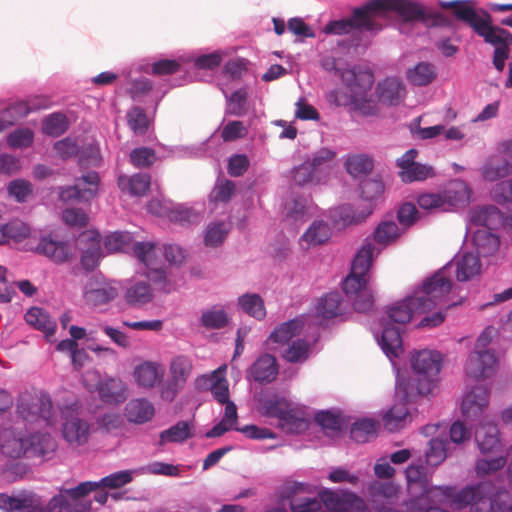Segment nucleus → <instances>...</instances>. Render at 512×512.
Instances as JSON below:
<instances>
[{"label":"nucleus","mask_w":512,"mask_h":512,"mask_svg":"<svg viewBox=\"0 0 512 512\" xmlns=\"http://www.w3.org/2000/svg\"><path fill=\"white\" fill-rule=\"evenodd\" d=\"M442 194L445 204L448 206L463 205L469 199L468 188L463 182L450 184Z\"/></svg>","instance_id":"nucleus-53"},{"label":"nucleus","mask_w":512,"mask_h":512,"mask_svg":"<svg viewBox=\"0 0 512 512\" xmlns=\"http://www.w3.org/2000/svg\"><path fill=\"white\" fill-rule=\"evenodd\" d=\"M36 251L55 263H64L71 256L67 243L54 240L50 235L41 237Z\"/></svg>","instance_id":"nucleus-24"},{"label":"nucleus","mask_w":512,"mask_h":512,"mask_svg":"<svg viewBox=\"0 0 512 512\" xmlns=\"http://www.w3.org/2000/svg\"><path fill=\"white\" fill-rule=\"evenodd\" d=\"M0 509L5 512H43L41 498L31 491H21L15 496L0 493Z\"/></svg>","instance_id":"nucleus-15"},{"label":"nucleus","mask_w":512,"mask_h":512,"mask_svg":"<svg viewBox=\"0 0 512 512\" xmlns=\"http://www.w3.org/2000/svg\"><path fill=\"white\" fill-rule=\"evenodd\" d=\"M25 321L35 329L42 331L46 338L53 336L55 333L56 322L42 308H30L25 314Z\"/></svg>","instance_id":"nucleus-31"},{"label":"nucleus","mask_w":512,"mask_h":512,"mask_svg":"<svg viewBox=\"0 0 512 512\" xmlns=\"http://www.w3.org/2000/svg\"><path fill=\"white\" fill-rule=\"evenodd\" d=\"M480 269L479 256L473 253H465L457 263V279L467 281L479 274Z\"/></svg>","instance_id":"nucleus-46"},{"label":"nucleus","mask_w":512,"mask_h":512,"mask_svg":"<svg viewBox=\"0 0 512 512\" xmlns=\"http://www.w3.org/2000/svg\"><path fill=\"white\" fill-rule=\"evenodd\" d=\"M437 76L436 67L429 62H419L406 72L407 80L414 86H427Z\"/></svg>","instance_id":"nucleus-34"},{"label":"nucleus","mask_w":512,"mask_h":512,"mask_svg":"<svg viewBox=\"0 0 512 512\" xmlns=\"http://www.w3.org/2000/svg\"><path fill=\"white\" fill-rule=\"evenodd\" d=\"M477 252L482 256H489L495 253L500 246V239L497 235L488 230H478L473 238Z\"/></svg>","instance_id":"nucleus-44"},{"label":"nucleus","mask_w":512,"mask_h":512,"mask_svg":"<svg viewBox=\"0 0 512 512\" xmlns=\"http://www.w3.org/2000/svg\"><path fill=\"white\" fill-rule=\"evenodd\" d=\"M200 323L207 329H221L228 323L226 312L216 306L202 313Z\"/></svg>","instance_id":"nucleus-58"},{"label":"nucleus","mask_w":512,"mask_h":512,"mask_svg":"<svg viewBox=\"0 0 512 512\" xmlns=\"http://www.w3.org/2000/svg\"><path fill=\"white\" fill-rule=\"evenodd\" d=\"M507 460L503 456H499L493 459H478L475 464V473L478 477H485L496 473L505 467Z\"/></svg>","instance_id":"nucleus-64"},{"label":"nucleus","mask_w":512,"mask_h":512,"mask_svg":"<svg viewBox=\"0 0 512 512\" xmlns=\"http://www.w3.org/2000/svg\"><path fill=\"white\" fill-rule=\"evenodd\" d=\"M169 370L171 375L170 386L172 389V400L189 379L193 370L192 360L185 355L175 356L170 362Z\"/></svg>","instance_id":"nucleus-19"},{"label":"nucleus","mask_w":512,"mask_h":512,"mask_svg":"<svg viewBox=\"0 0 512 512\" xmlns=\"http://www.w3.org/2000/svg\"><path fill=\"white\" fill-rule=\"evenodd\" d=\"M283 498L289 500L292 512H320L321 498L315 496L311 485L300 482H287L282 490Z\"/></svg>","instance_id":"nucleus-10"},{"label":"nucleus","mask_w":512,"mask_h":512,"mask_svg":"<svg viewBox=\"0 0 512 512\" xmlns=\"http://www.w3.org/2000/svg\"><path fill=\"white\" fill-rule=\"evenodd\" d=\"M409 421L410 414L403 402L393 405L383 416V425L390 432L404 428Z\"/></svg>","instance_id":"nucleus-33"},{"label":"nucleus","mask_w":512,"mask_h":512,"mask_svg":"<svg viewBox=\"0 0 512 512\" xmlns=\"http://www.w3.org/2000/svg\"><path fill=\"white\" fill-rule=\"evenodd\" d=\"M355 30L359 32L362 30L372 32L382 30V25L374 18L370 1L361 7L355 8L350 18L330 21L324 28L325 33L337 35L349 34Z\"/></svg>","instance_id":"nucleus-7"},{"label":"nucleus","mask_w":512,"mask_h":512,"mask_svg":"<svg viewBox=\"0 0 512 512\" xmlns=\"http://www.w3.org/2000/svg\"><path fill=\"white\" fill-rule=\"evenodd\" d=\"M93 491H97V484L93 481L81 482L73 488H60L46 507L43 506V512H88L91 501L86 497Z\"/></svg>","instance_id":"nucleus-3"},{"label":"nucleus","mask_w":512,"mask_h":512,"mask_svg":"<svg viewBox=\"0 0 512 512\" xmlns=\"http://www.w3.org/2000/svg\"><path fill=\"white\" fill-rule=\"evenodd\" d=\"M303 328L301 319H292L277 326L270 334L269 339L275 343L285 344L300 334Z\"/></svg>","instance_id":"nucleus-41"},{"label":"nucleus","mask_w":512,"mask_h":512,"mask_svg":"<svg viewBox=\"0 0 512 512\" xmlns=\"http://www.w3.org/2000/svg\"><path fill=\"white\" fill-rule=\"evenodd\" d=\"M379 343L389 358L398 357L403 351L401 333L396 327L384 326Z\"/></svg>","instance_id":"nucleus-35"},{"label":"nucleus","mask_w":512,"mask_h":512,"mask_svg":"<svg viewBox=\"0 0 512 512\" xmlns=\"http://www.w3.org/2000/svg\"><path fill=\"white\" fill-rule=\"evenodd\" d=\"M248 93L246 89L240 88L234 91L228 99L226 112L233 116H243L248 111Z\"/></svg>","instance_id":"nucleus-61"},{"label":"nucleus","mask_w":512,"mask_h":512,"mask_svg":"<svg viewBox=\"0 0 512 512\" xmlns=\"http://www.w3.org/2000/svg\"><path fill=\"white\" fill-rule=\"evenodd\" d=\"M379 423L373 419L362 418L357 420L351 428V438L357 443H365L376 437Z\"/></svg>","instance_id":"nucleus-40"},{"label":"nucleus","mask_w":512,"mask_h":512,"mask_svg":"<svg viewBox=\"0 0 512 512\" xmlns=\"http://www.w3.org/2000/svg\"><path fill=\"white\" fill-rule=\"evenodd\" d=\"M17 414L29 422L42 419L47 425L55 423V411L48 393L43 391H25L20 394L16 407Z\"/></svg>","instance_id":"nucleus-6"},{"label":"nucleus","mask_w":512,"mask_h":512,"mask_svg":"<svg viewBox=\"0 0 512 512\" xmlns=\"http://www.w3.org/2000/svg\"><path fill=\"white\" fill-rule=\"evenodd\" d=\"M344 311L343 298L339 292H329L323 295L315 306L316 317L322 321L341 316Z\"/></svg>","instance_id":"nucleus-22"},{"label":"nucleus","mask_w":512,"mask_h":512,"mask_svg":"<svg viewBox=\"0 0 512 512\" xmlns=\"http://www.w3.org/2000/svg\"><path fill=\"white\" fill-rule=\"evenodd\" d=\"M435 172L432 166L416 163L407 170L399 172L401 180L405 183H411L414 181H424L428 178L434 177Z\"/></svg>","instance_id":"nucleus-56"},{"label":"nucleus","mask_w":512,"mask_h":512,"mask_svg":"<svg viewBox=\"0 0 512 512\" xmlns=\"http://www.w3.org/2000/svg\"><path fill=\"white\" fill-rule=\"evenodd\" d=\"M406 480L409 486L419 485L424 492L434 496H444L436 489L438 486L427 488V477L424 468L419 465H409L405 471Z\"/></svg>","instance_id":"nucleus-49"},{"label":"nucleus","mask_w":512,"mask_h":512,"mask_svg":"<svg viewBox=\"0 0 512 512\" xmlns=\"http://www.w3.org/2000/svg\"><path fill=\"white\" fill-rule=\"evenodd\" d=\"M452 289V282L444 271L440 270L427 278L422 286L414 291L418 307L425 312L441 305Z\"/></svg>","instance_id":"nucleus-8"},{"label":"nucleus","mask_w":512,"mask_h":512,"mask_svg":"<svg viewBox=\"0 0 512 512\" xmlns=\"http://www.w3.org/2000/svg\"><path fill=\"white\" fill-rule=\"evenodd\" d=\"M411 365L416 375V389L420 395L432 394L437 387L438 375L441 370V354L433 350L416 352L411 359Z\"/></svg>","instance_id":"nucleus-4"},{"label":"nucleus","mask_w":512,"mask_h":512,"mask_svg":"<svg viewBox=\"0 0 512 512\" xmlns=\"http://www.w3.org/2000/svg\"><path fill=\"white\" fill-rule=\"evenodd\" d=\"M405 89L395 78H387L378 85L379 100L388 105H396L401 100Z\"/></svg>","instance_id":"nucleus-38"},{"label":"nucleus","mask_w":512,"mask_h":512,"mask_svg":"<svg viewBox=\"0 0 512 512\" xmlns=\"http://www.w3.org/2000/svg\"><path fill=\"white\" fill-rule=\"evenodd\" d=\"M154 294L151 285L145 281H138L130 285L124 294L125 302L134 308H140L153 300Z\"/></svg>","instance_id":"nucleus-29"},{"label":"nucleus","mask_w":512,"mask_h":512,"mask_svg":"<svg viewBox=\"0 0 512 512\" xmlns=\"http://www.w3.org/2000/svg\"><path fill=\"white\" fill-rule=\"evenodd\" d=\"M28 437L15 428H3L0 433V451L8 458L18 459L28 452Z\"/></svg>","instance_id":"nucleus-16"},{"label":"nucleus","mask_w":512,"mask_h":512,"mask_svg":"<svg viewBox=\"0 0 512 512\" xmlns=\"http://www.w3.org/2000/svg\"><path fill=\"white\" fill-rule=\"evenodd\" d=\"M117 294V289L111 283L91 280L85 287L84 300L87 305L99 307L115 299Z\"/></svg>","instance_id":"nucleus-18"},{"label":"nucleus","mask_w":512,"mask_h":512,"mask_svg":"<svg viewBox=\"0 0 512 512\" xmlns=\"http://www.w3.org/2000/svg\"><path fill=\"white\" fill-rule=\"evenodd\" d=\"M133 237L129 232H113L104 239V248L111 253L123 252L132 243Z\"/></svg>","instance_id":"nucleus-59"},{"label":"nucleus","mask_w":512,"mask_h":512,"mask_svg":"<svg viewBox=\"0 0 512 512\" xmlns=\"http://www.w3.org/2000/svg\"><path fill=\"white\" fill-rule=\"evenodd\" d=\"M151 178L147 173H137L131 177L120 176L118 178L119 187L134 196H144L150 188Z\"/></svg>","instance_id":"nucleus-37"},{"label":"nucleus","mask_w":512,"mask_h":512,"mask_svg":"<svg viewBox=\"0 0 512 512\" xmlns=\"http://www.w3.org/2000/svg\"><path fill=\"white\" fill-rule=\"evenodd\" d=\"M469 217L473 224L483 226L488 231L496 229L503 222L501 211L493 205L471 209Z\"/></svg>","instance_id":"nucleus-26"},{"label":"nucleus","mask_w":512,"mask_h":512,"mask_svg":"<svg viewBox=\"0 0 512 512\" xmlns=\"http://www.w3.org/2000/svg\"><path fill=\"white\" fill-rule=\"evenodd\" d=\"M100 177L97 172L89 171L77 178L73 186L61 187L59 197L62 201L83 200L89 201L98 192Z\"/></svg>","instance_id":"nucleus-14"},{"label":"nucleus","mask_w":512,"mask_h":512,"mask_svg":"<svg viewBox=\"0 0 512 512\" xmlns=\"http://www.w3.org/2000/svg\"><path fill=\"white\" fill-rule=\"evenodd\" d=\"M374 18L385 15L387 12H396L403 24L415 21H425L424 8L411 0H370Z\"/></svg>","instance_id":"nucleus-11"},{"label":"nucleus","mask_w":512,"mask_h":512,"mask_svg":"<svg viewBox=\"0 0 512 512\" xmlns=\"http://www.w3.org/2000/svg\"><path fill=\"white\" fill-rule=\"evenodd\" d=\"M374 251V245L369 241L365 242L353 259L351 272L367 276L372 265Z\"/></svg>","instance_id":"nucleus-45"},{"label":"nucleus","mask_w":512,"mask_h":512,"mask_svg":"<svg viewBox=\"0 0 512 512\" xmlns=\"http://www.w3.org/2000/svg\"><path fill=\"white\" fill-rule=\"evenodd\" d=\"M43 132L52 137H58L68 129V121L64 114L53 113L43 120Z\"/></svg>","instance_id":"nucleus-57"},{"label":"nucleus","mask_w":512,"mask_h":512,"mask_svg":"<svg viewBox=\"0 0 512 512\" xmlns=\"http://www.w3.org/2000/svg\"><path fill=\"white\" fill-rule=\"evenodd\" d=\"M418 306V300H416L413 293L389 307L387 310L388 318L393 323L407 324L412 320L415 313H425L424 309Z\"/></svg>","instance_id":"nucleus-20"},{"label":"nucleus","mask_w":512,"mask_h":512,"mask_svg":"<svg viewBox=\"0 0 512 512\" xmlns=\"http://www.w3.org/2000/svg\"><path fill=\"white\" fill-rule=\"evenodd\" d=\"M164 369L161 364L153 361H144L137 365L133 371L136 383L143 388H153L163 378Z\"/></svg>","instance_id":"nucleus-21"},{"label":"nucleus","mask_w":512,"mask_h":512,"mask_svg":"<svg viewBox=\"0 0 512 512\" xmlns=\"http://www.w3.org/2000/svg\"><path fill=\"white\" fill-rule=\"evenodd\" d=\"M475 439L482 453L498 451L501 447L499 430L492 421H483L475 432Z\"/></svg>","instance_id":"nucleus-23"},{"label":"nucleus","mask_w":512,"mask_h":512,"mask_svg":"<svg viewBox=\"0 0 512 512\" xmlns=\"http://www.w3.org/2000/svg\"><path fill=\"white\" fill-rule=\"evenodd\" d=\"M249 373L256 382H272L278 374V365L275 357L270 354L260 356L250 367Z\"/></svg>","instance_id":"nucleus-25"},{"label":"nucleus","mask_w":512,"mask_h":512,"mask_svg":"<svg viewBox=\"0 0 512 512\" xmlns=\"http://www.w3.org/2000/svg\"><path fill=\"white\" fill-rule=\"evenodd\" d=\"M404 231L398 227L395 221L384 220L374 230V241L386 246L395 242Z\"/></svg>","instance_id":"nucleus-43"},{"label":"nucleus","mask_w":512,"mask_h":512,"mask_svg":"<svg viewBox=\"0 0 512 512\" xmlns=\"http://www.w3.org/2000/svg\"><path fill=\"white\" fill-rule=\"evenodd\" d=\"M98 392L101 399L108 403H122L127 397L126 385L119 378H109L103 381L98 387Z\"/></svg>","instance_id":"nucleus-32"},{"label":"nucleus","mask_w":512,"mask_h":512,"mask_svg":"<svg viewBox=\"0 0 512 512\" xmlns=\"http://www.w3.org/2000/svg\"><path fill=\"white\" fill-rule=\"evenodd\" d=\"M155 414L153 404L147 399H132L125 406V416L129 422L143 424Z\"/></svg>","instance_id":"nucleus-28"},{"label":"nucleus","mask_w":512,"mask_h":512,"mask_svg":"<svg viewBox=\"0 0 512 512\" xmlns=\"http://www.w3.org/2000/svg\"><path fill=\"white\" fill-rule=\"evenodd\" d=\"M260 413L269 418H276L278 422L282 419L287 409L292 404L284 397L273 395L259 400Z\"/></svg>","instance_id":"nucleus-36"},{"label":"nucleus","mask_w":512,"mask_h":512,"mask_svg":"<svg viewBox=\"0 0 512 512\" xmlns=\"http://www.w3.org/2000/svg\"><path fill=\"white\" fill-rule=\"evenodd\" d=\"M490 482H479L467 485L457 491L455 486L443 485L436 489L444 496L445 500H449L450 505L456 509L469 507V512H486V499Z\"/></svg>","instance_id":"nucleus-5"},{"label":"nucleus","mask_w":512,"mask_h":512,"mask_svg":"<svg viewBox=\"0 0 512 512\" xmlns=\"http://www.w3.org/2000/svg\"><path fill=\"white\" fill-rule=\"evenodd\" d=\"M512 171V165L506 159H491L483 167L482 175L487 181H496L506 177Z\"/></svg>","instance_id":"nucleus-48"},{"label":"nucleus","mask_w":512,"mask_h":512,"mask_svg":"<svg viewBox=\"0 0 512 512\" xmlns=\"http://www.w3.org/2000/svg\"><path fill=\"white\" fill-rule=\"evenodd\" d=\"M331 236V228L324 221H314L300 238V245L309 249L325 243Z\"/></svg>","instance_id":"nucleus-30"},{"label":"nucleus","mask_w":512,"mask_h":512,"mask_svg":"<svg viewBox=\"0 0 512 512\" xmlns=\"http://www.w3.org/2000/svg\"><path fill=\"white\" fill-rule=\"evenodd\" d=\"M61 432L64 440L72 448H77L88 443L90 438V424L80 417V408L77 404L66 406L62 409Z\"/></svg>","instance_id":"nucleus-9"},{"label":"nucleus","mask_w":512,"mask_h":512,"mask_svg":"<svg viewBox=\"0 0 512 512\" xmlns=\"http://www.w3.org/2000/svg\"><path fill=\"white\" fill-rule=\"evenodd\" d=\"M347 172L353 177H362L369 174L373 169V160L366 155H353L346 160Z\"/></svg>","instance_id":"nucleus-52"},{"label":"nucleus","mask_w":512,"mask_h":512,"mask_svg":"<svg viewBox=\"0 0 512 512\" xmlns=\"http://www.w3.org/2000/svg\"><path fill=\"white\" fill-rule=\"evenodd\" d=\"M372 213L370 203L366 204L362 209H355L351 205H343L339 209V219L343 225L358 224L364 221Z\"/></svg>","instance_id":"nucleus-50"},{"label":"nucleus","mask_w":512,"mask_h":512,"mask_svg":"<svg viewBox=\"0 0 512 512\" xmlns=\"http://www.w3.org/2000/svg\"><path fill=\"white\" fill-rule=\"evenodd\" d=\"M309 352V342L304 339H297L288 346L282 356L290 363H302L308 359Z\"/></svg>","instance_id":"nucleus-55"},{"label":"nucleus","mask_w":512,"mask_h":512,"mask_svg":"<svg viewBox=\"0 0 512 512\" xmlns=\"http://www.w3.org/2000/svg\"><path fill=\"white\" fill-rule=\"evenodd\" d=\"M439 6L451 10L457 20L471 27L485 42L493 45L512 44V34L506 29L493 26L491 15L486 11L479 14L470 0L440 1Z\"/></svg>","instance_id":"nucleus-1"},{"label":"nucleus","mask_w":512,"mask_h":512,"mask_svg":"<svg viewBox=\"0 0 512 512\" xmlns=\"http://www.w3.org/2000/svg\"><path fill=\"white\" fill-rule=\"evenodd\" d=\"M229 229L224 222H218L210 224L205 231L204 242L206 246L209 247H217L221 245L227 234Z\"/></svg>","instance_id":"nucleus-62"},{"label":"nucleus","mask_w":512,"mask_h":512,"mask_svg":"<svg viewBox=\"0 0 512 512\" xmlns=\"http://www.w3.org/2000/svg\"><path fill=\"white\" fill-rule=\"evenodd\" d=\"M127 122L130 129L137 135H143L148 130L149 121L147 115L140 107H133L127 113Z\"/></svg>","instance_id":"nucleus-63"},{"label":"nucleus","mask_w":512,"mask_h":512,"mask_svg":"<svg viewBox=\"0 0 512 512\" xmlns=\"http://www.w3.org/2000/svg\"><path fill=\"white\" fill-rule=\"evenodd\" d=\"M492 486L486 499V512H512V495L505 489H498L491 495Z\"/></svg>","instance_id":"nucleus-42"},{"label":"nucleus","mask_w":512,"mask_h":512,"mask_svg":"<svg viewBox=\"0 0 512 512\" xmlns=\"http://www.w3.org/2000/svg\"><path fill=\"white\" fill-rule=\"evenodd\" d=\"M448 441L440 438H432L425 453L426 462L431 466L440 465L447 458Z\"/></svg>","instance_id":"nucleus-51"},{"label":"nucleus","mask_w":512,"mask_h":512,"mask_svg":"<svg viewBox=\"0 0 512 512\" xmlns=\"http://www.w3.org/2000/svg\"><path fill=\"white\" fill-rule=\"evenodd\" d=\"M28 452L33 456L47 457L56 449V441L49 433H36L28 437Z\"/></svg>","instance_id":"nucleus-39"},{"label":"nucleus","mask_w":512,"mask_h":512,"mask_svg":"<svg viewBox=\"0 0 512 512\" xmlns=\"http://www.w3.org/2000/svg\"><path fill=\"white\" fill-rule=\"evenodd\" d=\"M0 232L5 233L9 241L21 242L30 235V228L23 221L15 219L0 225Z\"/></svg>","instance_id":"nucleus-60"},{"label":"nucleus","mask_w":512,"mask_h":512,"mask_svg":"<svg viewBox=\"0 0 512 512\" xmlns=\"http://www.w3.org/2000/svg\"><path fill=\"white\" fill-rule=\"evenodd\" d=\"M242 310L256 319H263L266 315L264 302L258 294H245L239 298Z\"/></svg>","instance_id":"nucleus-54"},{"label":"nucleus","mask_w":512,"mask_h":512,"mask_svg":"<svg viewBox=\"0 0 512 512\" xmlns=\"http://www.w3.org/2000/svg\"><path fill=\"white\" fill-rule=\"evenodd\" d=\"M489 404V391L483 385L474 386L463 398L461 410L470 420L478 418Z\"/></svg>","instance_id":"nucleus-17"},{"label":"nucleus","mask_w":512,"mask_h":512,"mask_svg":"<svg viewBox=\"0 0 512 512\" xmlns=\"http://www.w3.org/2000/svg\"><path fill=\"white\" fill-rule=\"evenodd\" d=\"M340 77L349 91L350 102L354 108L364 115L376 114L377 105L371 94L374 84L373 73L367 69L353 67L341 71Z\"/></svg>","instance_id":"nucleus-2"},{"label":"nucleus","mask_w":512,"mask_h":512,"mask_svg":"<svg viewBox=\"0 0 512 512\" xmlns=\"http://www.w3.org/2000/svg\"><path fill=\"white\" fill-rule=\"evenodd\" d=\"M278 423V427L287 433H301L309 424L305 411L291 404Z\"/></svg>","instance_id":"nucleus-27"},{"label":"nucleus","mask_w":512,"mask_h":512,"mask_svg":"<svg viewBox=\"0 0 512 512\" xmlns=\"http://www.w3.org/2000/svg\"><path fill=\"white\" fill-rule=\"evenodd\" d=\"M498 360L493 350H473L465 363V373L473 379L491 377L497 370Z\"/></svg>","instance_id":"nucleus-13"},{"label":"nucleus","mask_w":512,"mask_h":512,"mask_svg":"<svg viewBox=\"0 0 512 512\" xmlns=\"http://www.w3.org/2000/svg\"><path fill=\"white\" fill-rule=\"evenodd\" d=\"M191 437L190 424L187 421H179L160 433V444L184 442Z\"/></svg>","instance_id":"nucleus-47"},{"label":"nucleus","mask_w":512,"mask_h":512,"mask_svg":"<svg viewBox=\"0 0 512 512\" xmlns=\"http://www.w3.org/2000/svg\"><path fill=\"white\" fill-rule=\"evenodd\" d=\"M321 505L329 512H370L364 500L354 493L324 489L318 493Z\"/></svg>","instance_id":"nucleus-12"}]
</instances>
